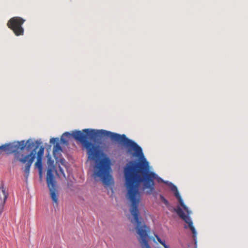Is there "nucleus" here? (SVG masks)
I'll use <instances>...</instances> for the list:
<instances>
[{
  "label": "nucleus",
  "instance_id": "1a4fd4ad",
  "mask_svg": "<svg viewBox=\"0 0 248 248\" xmlns=\"http://www.w3.org/2000/svg\"><path fill=\"white\" fill-rule=\"evenodd\" d=\"M8 195V194L6 192L3 186H2L0 189V214L3 212L4 206Z\"/></svg>",
  "mask_w": 248,
  "mask_h": 248
},
{
  "label": "nucleus",
  "instance_id": "f257e3e1",
  "mask_svg": "<svg viewBox=\"0 0 248 248\" xmlns=\"http://www.w3.org/2000/svg\"><path fill=\"white\" fill-rule=\"evenodd\" d=\"M71 135L80 142L87 150L88 159L95 161L93 176L98 178L105 187L114 185L111 173L110 161L109 158H99L101 152L98 146L88 140L95 141L102 138H109L113 141H116L123 145L129 154L137 157L136 162L130 161L127 163L124 170L125 185L127 189V199L131 202L130 213L132 216L131 222L135 225L137 236H140V218L138 205L140 199V146L133 140L128 139L124 134L120 135L103 129L95 130L84 129L82 131H75L72 134L67 132L61 138L62 143L67 144L68 140L65 137Z\"/></svg>",
  "mask_w": 248,
  "mask_h": 248
},
{
  "label": "nucleus",
  "instance_id": "ddd939ff",
  "mask_svg": "<svg viewBox=\"0 0 248 248\" xmlns=\"http://www.w3.org/2000/svg\"><path fill=\"white\" fill-rule=\"evenodd\" d=\"M159 243L161 244L164 248H169V246L165 244V242L164 241L161 240Z\"/></svg>",
  "mask_w": 248,
  "mask_h": 248
},
{
  "label": "nucleus",
  "instance_id": "20e7f679",
  "mask_svg": "<svg viewBox=\"0 0 248 248\" xmlns=\"http://www.w3.org/2000/svg\"><path fill=\"white\" fill-rule=\"evenodd\" d=\"M169 185L170 186L171 190L174 193V195L176 197V198L178 199L181 206L183 208L184 210L186 212H187L188 214H189V211L188 209V208L185 205L183 200L182 199V197H181L180 193L178 191L177 187L171 183H170L169 184ZM174 210L176 212V213L179 215V216L181 218H182L186 223L188 224V227L191 231L194 238H195L196 236L197 232L195 228L193 226V222L189 215H185L183 210L180 207H178L176 209H174Z\"/></svg>",
  "mask_w": 248,
  "mask_h": 248
},
{
  "label": "nucleus",
  "instance_id": "6e6552de",
  "mask_svg": "<svg viewBox=\"0 0 248 248\" xmlns=\"http://www.w3.org/2000/svg\"><path fill=\"white\" fill-rule=\"evenodd\" d=\"M58 138H51L50 140V142L51 144H55L56 143L53 147V156L56 159H58L61 157L62 155L61 153L62 151V148L60 146V143L58 142Z\"/></svg>",
  "mask_w": 248,
  "mask_h": 248
},
{
  "label": "nucleus",
  "instance_id": "2eb2a0df",
  "mask_svg": "<svg viewBox=\"0 0 248 248\" xmlns=\"http://www.w3.org/2000/svg\"><path fill=\"white\" fill-rule=\"evenodd\" d=\"M39 177L41 179L42 178V170H39Z\"/></svg>",
  "mask_w": 248,
  "mask_h": 248
},
{
  "label": "nucleus",
  "instance_id": "f03ea898",
  "mask_svg": "<svg viewBox=\"0 0 248 248\" xmlns=\"http://www.w3.org/2000/svg\"><path fill=\"white\" fill-rule=\"evenodd\" d=\"M38 147L36 143L30 142L29 140L14 142L0 146V154L4 152L7 155L14 154V162L19 161L26 163L24 171L27 180L30 172L31 167L35 158V150Z\"/></svg>",
  "mask_w": 248,
  "mask_h": 248
},
{
  "label": "nucleus",
  "instance_id": "39448f33",
  "mask_svg": "<svg viewBox=\"0 0 248 248\" xmlns=\"http://www.w3.org/2000/svg\"><path fill=\"white\" fill-rule=\"evenodd\" d=\"M57 173V170L54 166H49L47 170L46 181L47 186L50 191V197L57 206L58 204V190L55 179L54 173Z\"/></svg>",
  "mask_w": 248,
  "mask_h": 248
},
{
  "label": "nucleus",
  "instance_id": "9d476101",
  "mask_svg": "<svg viewBox=\"0 0 248 248\" xmlns=\"http://www.w3.org/2000/svg\"><path fill=\"white\" fill-rule=\"evenodd\" d=\"M44 148L41 146L37 153V158L41 159V158L44 154Z\"/></svg>",
  "mask_w": 248,
  "mask_h": 248
},
{
  "label": "nucleus",
  "instance_id": "4468645a",
  "mask_svg": "<svg viewBox=\"0 0 248 248\" xmlns=\"http://www.w3.org/2000/svg\"><path fill=\"white\" fill-rule=\"evenodd\" d=\"M59 171H60V172L62 173V174L63 175V177H65V174L64 173V171H63L62 169L60 166H59Z\"/></svg>",
  "mask_w": 248,
  "mask_h": 248
},
{
  "label": "nucleus",
  "instance_id": "f3484780",
  "mask_svg": "<svg viewBox=\"0 0 248 248\" xmlns=\"http://www.w3.org/2000/svg\"><path fill=\"white\" fill-rule=\"evenodd\" d=\"M65 160L64 159H61V163L63 165V163L64 162Z\"/></svg>",
  "mask_w": 248,
  "mask_h": 248
},
{
  "label": "nucleus",
  "instance_id": "0eeeda50",
  "mask_svg": "<svg viewBox=\"0 0 248 248\" xmlns=\"http://www.w3.org/2000/svg\"><path fill=\"white\" fill-rule=\"evenodd\" d=\"M150 229L145 224L144 222L140 217V243L142 248H152L149 243L151 239L150 237Z\"/></svg>",
  "mask_w": 248,
  "mask_h": 248
},
{
  "label": "nucleus",
  "instance_id": "dca6fc26",
  "mask_svg": "<svg viewBox=\"0 0 248 248\" xmlns=\"http://www.w3.org/2000/svg\"><path fill=\"white\" fill-rule=\"evenodd\" d=\"M155 237H156L157 241H158V242L160 243V242L161 241V239H160V238L157 235H155Z\"/></svg>",
  "mask_w": 248,
  "mask_h": 248
},
{
  "label": "nucleus",
  "instance_id": "f8f14e48",
  "mask_svg": "<svg viewBox=\"0 0 248 248\" xmlns=\"http://www.w3.org/2000/svg\"><path fill=\"white\" fill-rule=\"evenodd\" d=\"M160 198L161 201L167 206H169V202L162 195H160Z\"/></svg>",
  "mask_w": 248,
  "mask_h": 248
},
{
  "label": "nucleus",
  "instance_id": "7ed1b4c3",
  "mask_svg": "<svg viewBox=\"0 0 248 248\" xmlns=\"http://www.w3.org/2000/svg\"><path fill=\"white\" fill-rule=\"evenodd\" d=\"M151 169L140 147V184H142L143 189L149 195L155 194V180L159 183L168 184L167 182L164 181L155 172L151 171Z\"/></svg>",
  "mask_w": 248,
  "mask_h": 248
},
{
  "label": "nucleus",
  "instance_id": "9b49d317",
  "mask_svg": "<svg viewBox=\"0 0 248 248\" xmlns=\"http://www.w3.org/2000/svg\"><path fill=\"white\" fill-rule=\"evenodd\" d=\"M35 165L38 168L39 170H42V164L41 159L37 158V161L35 163Z\"/></svg>",
  "mask_w": 248,
  "mask_h": 248
},
{
  "label": "nucleus",
  "instance_id": "423d86ee",
  "mask_svg": "<svg viewBox=\"0 0 248 248\" xmlns=\"http://www.w3.org/2000/svg\"><path fill=\"white\" fill-rule=\"evenodd\" d=\"M25 20L19 16H15L10 18L7 22V26L16 36L23 35L24 30L22 27Z\"/></svg>",
  "mask_w": 248,
  "mask_h": 248
}]
</instances>
